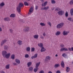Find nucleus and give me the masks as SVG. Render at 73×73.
Returning <instances> with one entry per match:
<instances>
[{"label":"nucleus","mask_w":73,"mask_h":73,"mask_svg":"<svg viewBox=\"0 0 73 73\" xmlns=\"http://www.w3.org/2000/svg\"><path fill=\"white\" fill-rule=\"evenodd\" d=\"M24 4L26 6H28L29 5V4H28V3L26 1H25L24 2Z\"/></svg>","instance_id":"obj_33"},{"label":"nucleus","mask_w":73,"mask_h":73,"mask_svg":"<svg viewBox=\"0 0 73 73\" xmlns=\"http://www.w3.org/2000/svg\"><path fill=\"white\" fill-rule=\"evenodd\" d=\"M13 65H16V63H13Z\"/></svg>","instance_id":"obj_56"},{"label":"nucleus","mask_w":73,"mask_h":73,"mask_svg":"<svg viewBox=\"0 0 73 73\" xmlns=\"http://www.w3.org/2000/svg\"><path fill=\"white\" fill-rule=\"evenodd\" d=\"M4 20L7 21H9L10 20V18L9 17H6L4 18Z\"/></svg>","instance_id":"obj_13"},{"label":"nucleus","mask_w":73,"mask_h":73,"mask_svg":"<svg viewBox=\"0 0 73 73\" xmlns=\"http://www.w3.org/2000/svg\"><path fill=\"white\" fill-rule=\"evenodd\" d=\"M61 34V32L60 31H57L55 35L56 36H58L60 35Z\"/></svg>","instance_id":"obj_19"},{"label":"nucleus","mask_w":73,"mask_h":73,"mask_svg":"<svg viewBox=\"0 0 73 73\" xmlns=\"http://www.w3.org/2000/svg\"><path fill=\"white\" fill-rule=\"evenodd\" d=\"M71 50H72V51H73V47H72V48H71Z\"/></svg>","instance_id":"obj_60"},{"label":"nucleus","mask_w":73,"mask_h":73,"mask_svg":"<svg viewBox=\"0 0 73 73\" xmlns=\"http://www.w3.org/2000/svg\"><path fill=\"white\" fill-rule=\"evenodd\" d=\"M40 25H41V26L42 27L43 26H45V24L43 23H40Z\"/></svg>","instance_id":"obj_39"},{"label":"nucleus","mask_w":73,"mask_h":73,"mask_svg":"<svg viewBox=\"0 0 73 73\" xmlns=\"http://www.w3.org/2000/svg\"><path fill=\"white\" fill-rule=\"evenodd\" d=\"M61 66L62 68H64V62L62 61L61 64Z\"/></svg>","instance_id":"obj_22"},{"label":"nucleus","mask_w":73,"mask_h":73,"mask_svg":"<svg viewBox=\"0 0 73 73\" xmlns=\"http://www.w3.org/2000/svg\"><path fill=\"white\" fill-rule=\"evenodd\" d=\"M37 9H38V6H36V7H35L36 10H37Z\"/></svg>","instance_id":"obj_54"},{"label":"nucleus","mask_w":73,"mask_h":73,"mask_svg":"<svg viewBox=\"0 0 73 73\" xmlns=\"http://www.w3.org/2000/svg\"><path fill=\"white\" fill-rule=\"evenodd\" d=\"M29 27L28 26H25V29L23 30V31L24 32H28L29 31Z\"/></svg>","instance_id":"obj_6"},{"label":"nucleus","mask_w":73,"mask_h":73,"mask_svg":"<svg viewBox=\"0 0 73 73\" xmlns=\"http://www.w3.org/2000/svg\"><path fill=\"white\" fill-rule=\"evenodd\" d=\"M35 49L34 48H32L31 49L32 52H34L35 51Z\"/></svg>","instance_id":"obj_46"},{"label":"nucleus","mask_w":73,"mask_h":73,"mask_svg":"<svg viewBox=\"0 0 73 73\" xmlns=\"http://www.w3.org/2000/svg\"><path fill=\"white\" fill-rule=\"evenodd\" d=\"M59 66H60L59 64H56L54 66V68H58Z\"/></svg>","instance_id":"obj_31"},{"label":"nucleus","mask_w":73,"mask_h":73,"mask_svg":"<svg viewBox=\"0 0 73 73\" xmlns=\"http://www.w3.org/2000/svg\"><path fill=\"white\" fill-rule=\"evenodd\" d=\"M4 5H5V3H4L3 2H2L0 4V6H1V7H3Z\"/></svg>","instance_id":"obj_30"},{"label":"nucleus","mask_w":73,"mask_h":73,"mask_svg":"<svg viewBox=\"0 0 73 73\" xmlns=\"http://www.w3.org/2000/svg\"><path fill=\"white\" fill-rule=\"evenodd\" d=\"M48 73H52V72L50 71H49L48 72Z\"/></svg>","instance_id":"obj_59"},{"label":"nucleus","mask_w":73,"mask_h":73,"mask_svg":"<svg viewBox=\"0 0 73 73\" xmlns=\"http://www.w3.org/2000/svg\"><path fill=\"white\" fill-rule=\"evenodd\" d=\"M25 57L26 58H28L29 57V55L28 54H26L25 55Z\"/></svg>","instance_id":"obj_45"},{"label":"nucleus","mask_w":73,"mask_h":73,"mask_svg":"<svg viewBox=\"0 0 73 73\" xmlns=\"http://www.w3.org/2000/svg\"><path fill=\"white\" fill-rule=\"evenodd\" d=\"M40 1L42 3L44 2V0H40Z\"/></svg>","instance_id":"obj_55"},{"label":"nucleus","mask_w":73,"mask_h":73,"mask_svg":"<svg viewBox=\"0 0 73 73\" xmlns=\"http://www.w3.org/2000/svg\"><path fill=\"white\" fill-rule=\"evenodd\" d=\"M48 24L50 25V26L51 27V23L50 22H48Z\"/></svg>","instance_id":"obj_50"},{"label":"nucleus","mask_w":73,"mask_h":73,"mask_svg":"<svg viewBox=\"0 0 73 73\" xmlns=\"http://www.w3.org/2000/svg\"><path fill=\"white\" fill-rule=\"evenodd\" d=\"M55 56H56V57H57V56H58V55H57V54H56L55 55Z\"/></svg>","instance_id":"obj_61"},{"label":"nucleus","mask_w":73,"mask_h":73,"mask_svg":"<svg viewBox=\"0 0 73 73\" xmlns=\"http://www.w3.org/2000/svg\"><path fill=\"white\" fill-rule=\"evenodd\" d=\"M15 62L19 64H20V60H19L18 59H15Z\"/></svg>","instance_id":"obj_21"},{"label":"nucleus","mask_w":73,"mask_h":73,"mask_svg":"<svg viewBox=\"0 0 73 73\" xmlns=\"http://www.w3.org/2000/svg\"><path fill=\"white\" fill-rule=\"evenodd\" d=\"M27 66L28 67H29L31 65H32V62H29L27 64Z\"/></svg>","instance_id":"obj_24"},{"label":"nucleus","mask_w":73,"mask_h":73,"mask_svg":"<svg viewBox=\"0 0 73 73\" xmlns=\"http://www.w3.org/2000/svg\"><path fill=\"white\" fill-rule=\"evenodd\" d=\"M51 3L52 4H55L56 2L54 1V0H51Z\"/></svg>","instance_id":"obj_42"},{"label":"nucleus","mask_w":73,"mask_h":73,"mask_svg":"<svg viewBox=\"0 0 73 73\" xmlns=\"http://www.w3.org/2000/svg\"><path fill=\"white\" fill-rule=\"evenodd\" d=\"M29 71L32 72V71L33 70V67H30L29 68Z\"/></svg>","instance_id":"obj_26"},{"label":"nucleus","mask_w":73,"mask_h":73,"mask_svg":"<svg viewBox=\"0 0 73 73\" xmlns=\"http://www.w3.org/2000/svg\"><path fill=\"white\" fill-rule=\"evenodd\" d=\"M18 44L19 45H21L22 44V41L21 40H19L18 42Z\"/></svg>","instance_id":"obj_25"},{"label":"nucleus","mask_w":73,"mask_h":73,"mask_svg":"<svg viewBox=\"0 0 73 73\" xmlns=\"http://www.w3.org/2000/svg\"><path fill=\"white\" fill-rule=\"evenodd\" d=\"M69 4L70 5H73V0L71 1L70 3Z\"/></svg>","instance_id":"obj_34"},{"label":"nucleus","mask_w":73,"mask_h":73,"mask_svg":"<svg viewBox=\"0 0 73 73\" xmlns=\"http://www.w3.org/2000/svg\"><path fill=\"white\" fill-rule=\"evenodd\" d=\"M49 8V7L48 6L47 7H42L41 8V10L42 11L45 10V11H46L48 10V9Z\"/></svg>","instance_id":"obj_5"},{"label":"nucleus","mask_w":73,"mask_h":73,"mask_svg":"<svg viewBox=\"0 0 73 73\" xmlns=\"http://www.w3.org/2000/svg\"><path fill=\"white\" fill-rule=\"evenodd\" d=\"M65 16L66 17H68V11H66L65 13Z\"/></svg>","instance_id":"obj_43"},{"label":"nucleus","mask_w":73,"mask_h":73,"mask_svg":"<svg viewBox=\"0 0 73 73\" xmlns=\"http://www.w3.org/2000/svg\"><path fill=\"white\" fill-rule=\"evenodd\" d=\"M1 73H5V72L3 70L1 71Z\"/></svg>","instance_id":"obj_51"},{"label":"nucleus","mask_w":73,"mask_h":73,"mask_svg":"<svg viewBox=\"0 0 73 73\" xmlns=\"http://www.w3.org/2000/svg\"><path fill=\"white\" fill-rule=\"evenodd\" d=\"M40 62H39L38 63H37L36 64V68H38V66H39V65H40Z\"/></svg>","instance_id":"obj_32"},{"label":"nucleus","mask_w":73,"mask_h":73,"mask_svg":"<svg viewBox=\"0 0 73 73\" xmlns=\"http://www.w3.org/2000/svg\"><path fill=\"white\" fill-rule=\"evenodd\" d=\"M10 17H12L13 18H14L16 17V15L15 14H12L10 16Z\"/></svg>","instance_id":"obj_15"},{"label":"nucleus","mask_w":73,"mask_h":73,"mask_svg":"<svg viewBox=\"0 0 73 73\" xmlns=\"http://www.w3.org/2000/svg\"><path fill=\"white\" fill-rule=\"evenodd\" d=\"M2 27H4V26H2Z\"/></svg>","instance_id":"obj_64"},{"label":"nucleus","mask_w":73,"mask_h":73,"mask_svg":"<svg viewBox=\"0 0 73 73\" xmlns=\"http://www.w3.org/2000/svg\"><path fill=\"white\" fill-rule=\"evenodd\" d=\"M64 11L61 10L58 12V13L59 16H62L64 14Z\"/></svg>","instance_id":"obj_4"},{"label":"nucleus","mask_w":73,"mask_h":73,"mask_svg":"<svg viewBox=\"0 0 73 73\" xmlns=\"http://www.w3.org/2000/svg\"><path fill=\"white\" fill-rule=\"evenodd\" d=\"M27 1H31V0H27Z\"/></svg>","instance_id":"obj_63"},{"label":"nucleus","mask_w":73,"mask_h":73,"mask_svg":"<svg viewBox=\"0 0 73 73\" xmlns=\"http://www.w3.org/2000/svg\"><path fill=\"white\" fill-rule=\"evenodd\" d=\"M40 38H42V39H44V37H43L41 35L40 36Z\"/></svg>","instance_id":"obj_48"},{"label":"nucleus","mask_w":73,"mask_h":73,"mask_svg":"<svg viewBox=\"0 0 73 73\" xmlns=\"http://www.w3.org/2000/svg\"><path fill=\"white\" fill-rule=\"evenodd\" d=\"M50 57L48 56H46L45 60V62H48L50 61Z\"/></svg>","instance_id":"obj_3"},{"label":"nucleus","mask_w":73,"mask_h":73,"mask_svg":"<svg viewBox=\"0 0 73 73\" xmlns=\"http://www.w3.org/2000/svg\"><path fill=\"white\" fill-rule=\"evenodd\" d=\"M10 56H11V54L10 53H7L4 57H5L6 58H9V57H10Z\"/></svg>","instance_id":"obj_7"},{"label":"nucleus","mask_w":73,"mask_h":73,"mask_svg":"<svg viewBox=\"0 0 73 73\" xmlns=\"http://www.w3.org/2000/svg\"><path fill=\"white\" fill-rule=\"evenodd\" d=\"M68 32L64 31H63L62 34L64 36H66V35H68Z\"/></svg>","instance_id":"obj_11"},{"label":"nucleus","mask_w":73,"mask_h":73,"mask_svg":"<svg viewBox=\"0 0 73 73\" xmlns=\"http://www.w3.org/2000/svg\"><path fill=\"white\" fill-rule=\"evenodd\" d=\"M21 22H22V23H24V22H23V20H21Z\"/></svg>","instance_id":"obj_62"},{"label":"nucleus","mask_w":73,"mask_h":73,"mask_svg":"<svg viewBox=\"0 0 73 73\" xmlns=\"http://www.w3.org/2000/svg\"><path fill=\"white\" fill-rule=\"evenodd\" d=\"M9 64L7 65L6 66L5 68L6 69H9Z\"/></svg>","instance_id":"obj_36"},{"label":"nucleus","mask_w":73,"mask_h":73,"mask_svg":"<svg viewBox=\"0 0 73 73\" xmlns=\"http://www.w3.org/2000/svg\"><path fill=\"white\" fill-rule=\"evenodd\" d=\"M9 49V47L7 45H5L4 46V49L5 50H8Z\"/></svg>","instance_id":"obj_12"},{"label":"nucleus","mask_w":73,"mask_h":73,"mask_svg":"<svg viewBox=\"0 0 73 73\" xmlns=\"http://www.w3.org/2000/svg\"><path fill=\"white\" fill-rule=\"evenodd\" d=\"M68 50H70V51H72V49H71V48H68Z\"/></svg>","instance_id":"obj_57"},{"label":"nucleus","mask_w":73,"mask_h":73,"mask_svg":"<svg viewBox=\"0 0 73 73\" xmlns=\"http://www.w3.org/2000/svg\"><path fill=\"white\" fill-rule=\"evenodd\" d=\"M60 46L62 48V47H64V45L63 44H61L60 45Z\"/></svg>","instance_id":"obj_49"},{"label":"nucleus","mask_w":73,"mask_h":73,"mask_svg":"<svg viewBox=\"0 0 73 73\" xmlns=\"http://www.w3.org/2000/svg\"><path fill=\"white\" fill-rule=\"evenodd\" d=\"M61 9L60 8H59L58 7H57L56 8L55 11H56V12H58V11H60Z\"/></svg>","instance_id":"obj_27"},{"label":"nucleus","mask_w":73,"mask_h":73,"mask_svg":"<svg viewBox=\"0 0 73 73\" xmlns=\"http://www.w3.org/2000/svg\"><path fill=\"white\" fill-rule=\"evenodd\" d=\"M37 57V54H35V55L32 57H31V58L32 59H33V58H36Z\"/></svg>","instance_id":"obj_17"},{"label":"nucleus","mask_w":73,"mask_h":73,"mask_svg":"<svg viewBox=\"0 0 73 73\" xmlns=\"http://www.w3.org/2000/svg\"><path fill=\"white\" fill-rule=\"evenodd\" d=\"M68 20H69L70 21H72V19L71 17H69L68 18Z\"/></svg>","instance_id":"obj_41"},{"label":"nucleus","mask_w":73,"mask_h":73,"mask_svg":"<svg viewBox=\"0 0 73 73\" xmlns=\"http://www.w3.org/2000/svg\"><path fill=\"white\" fill-rule=\"evenodd\" d=\"M62 56L64 57V58H68V56L65 53L63 54H62Z\"/></svg>","instance_id":"obj_16"},{"label":"nucleus","mask_w":73,"mask_h":73,"mask_svg":"<svg viewBox=\"0 0 73 73\" xmlns=\"http://www.w3.org/2000/svg\"><path fill=\"white\" fill-rule=\"evenodd\" d=\"M64 23H61L56 26V28L58 29H60L64 26Z\"/></svg>","instance_id":"obj_2"},{"label":"nucleus","mask_w":73,"mask_h":73,"mask_svg":"<svg viewBox=\"0 0 73 73\" xmlns=\"http://www.w3.org/2000/svg\"><path fill=\"white\" fill-rule=\"evenodd\" d=\"M38 46H39V47H40V48H42V47L43 46V44L42 43H39L38 44Z\"/></svg>","instance_id":"obj_28"},{"label":"nucleus","mask_w":73,"mask_h":73,"mask_svg":"<svg viewBox=\"0 0 73 73\" xmlns=\"http://www.w3.org/2000/svg\"><path fill=\"white\" fill-rule=\"evenodd\" d=\"M34 38H38V35H35L34 36Z\"/></svg>","instance_id":"obj_35"},{"label":"nucleus","mask_w":73,"mask_h":73,"mask_svg":"<svg viewBox=\"0 0 73 73\" xmlns=\"http://www.w3.org/2000/svg\"><path fill=\"white\" fill-rule=\"evenodd\" d=\"M33 11V7H31L29 10V12L28 13V15H31V12H32Z\"/></svg>","instance_id":"obj_10"},{"label":"nucleus","mask_w":73,"mask_h":73,"mask_svg":"<svg viewBox=\"0 0 73 73\" xmlns=\"http://www.w3.org/2000/svg\"><path fill=\"white\" fill-rule=\"evenodd\" d=\"M23 6H24V4L22 3H20L19 4V6L17 8V10L19 13L21 12V8Z\"/></svg>","instance_id":"obj_1"},{"label":"nucleus","mask_w":73,"mask_h":73,"mask_svg":"<svg viewBox=\"0 0 73 73\" xmlns=\"http://www.w3.org/2000/svg\"><path fill=\"white\" fill-rule=\"evenodd\" d=\"M9 31L11 33H13V30L12 29H9Z\"/></svg>","instance_id":"obj_44"},{"label":"nucleus","mask_w":73,"mask_h":73,"mask_svg":"<svg viewBox=\"0 0 73 73\" xmlns=\"http://www.w3.org/2000/svg\"><path fill=\"white\" fill-rule=\"evenodd\" d=\"M56 73H61V72L59 70H58L56 71Z\"/></svg>","instance_id":"obj_53"},{"label":"nucleus","mask_w":73,"mask_h":73,"mask_svg":"<svg viewBox=\"0 0 73 73\" xmlns=\"http://www.w3.org/2000/svg\"><path fill=\"white\" fill-rule=\"evenodd\" d=\"M30 50H31V48H30V47H27L26 48V50L28 52H29Z\"/></svg>","instance_id":"obj_38"},{"label":"nucleus","mask_w":73,"mask_h":73,"mask_svg":"<svg viewBox=\"0 0 73 73\" xmlns=\"http://www.w3.org/2000/svg\"><path fill=\"white\" fill-rule=\"evenodd\" d=\"M70 68L69 67H66V71L67 72H69L70 71Z\"/></svg>","instance_id":"obj_29"},{"label":"nucleus","mask_w":73,"mask_h":73,"mask_svg":"<svg viewBox=\"0 0 73 73\" xmlns=\"http://www.w3.org/2000/svg\"><path fill=\"white\" fill-rule=\"evenodd\" d=\"M7 40H5L2 41L1 42V46H2L3 45L4 43H5V42H7Z\"/></svg>","instance_id":"obj_14"},{"label":"nucleus","mask_w":73,"mask_h":73,"mask_svg":"<svg viewBox=\"0 0 73 73\" xmlns=\"http://www.w3.org/2000/svg\"><path fill=\"white\" fill-rule=\"evenodd\" d=\"M47 3H48V2L47 1H46L44 3L42 4V7H43L44 6V7H45L46 5L47 4Z\"/></svg>","instance_id":"obj_18"},{"label":"nucleus","mask_w":73,"mask_h":73,"mask_svg":"<svg viewBox=\"0 0 73 73\" xmlns=\"http://www.w3.org/2000/svg\"><path fill=\"white\" fill-rule=\"evenodd\" d=\"M11 58H12V59H13V60H14V59H15V55L14 54L12 55L11 56Z\"/></svg>","instance_id":"obj_37"},{"label":"nucleus","mask_w":73,"mask_h":73,"mask_svg":"<svg viewBox=\"0 0 73 73\" xmlns=\"http://www.w3.org/2000/svg\"><path fill=\"white\" fill-rule=\"evenodd\" d=\"M68 49L65 48H61L60 52H63V51H68Z\"/></svg>","instance_id":"obj_8"},{"label":"nucleus","mask_w":73,"mask_h":73,"mask_svg":"<svg viewBox=\"0 0 73 73\" xmlns=\"http://www.w3.org/2000/svg\"><path fill=\"white\" fill-rule=\"evenodd\" d=\"M70 13L71 16L73 15V9H72L70 10Z\"/></svg>","instance_id":"obj_23"},{"label":"nucleus","mask_w":73,"mask_h":73,"mask_svg":"<svg viewBox=\"0 0 73 73\" xmlns=\"http://www.w3.org/2000/svg\"><path fill=\"white\" fill-rule=\"evenodd\" d=\"M43 35V36H45V35H46V34H45V33H44L42 34Z\"/></svg>","instance_id":"obj_52"},{"label":"nucleus","mask_w":73,"mask_h":73,"mask_svg":"<svg viewBox=\"0 0 73 73\" xmlns=\"http://www.w3.org/2000/svg\"><path fill=\"white\" fill-rule=\"evenodd\" d=\"M39 73H44V71L43 70L40 71Z\"/></svg>","instance_id":"obj_47"},{"label":"nucleus","mask_w":73,"mask_h":73,"mask_svg":"<svg viewBox=\"0 0 73 73\" xmlns=\"http://www.w3.org/2000/svg\"><path fill=\"white\" fill-rule=\"evenodd\" d=\"M38 69V68H36L34 69V71L35 72H36Z\"/></svg>","instance_id":"obj_40"},{"label":"nucleus","mask_w":73,"mask_h":73,"mask_svg":"<svg viewBox=\"0 0 73 73\" xmlns=\"http://www.w3.org/2000/svg\"><path fill=\"white\" fill-rule=\"evenodd\" d=\"M7 53V52L6 51L3 50L2 51V54L3 57H5L6 54Z\"/></svg>","instance_id":"obj_9"},{"label":"nucleus","mask_w":73,"mask_h":73,"mask_svg":"<svg viewBox=\"0 0 73 73\" xmlns=\"http://www.w3.org/2000/svg\"><path fill=\"white\" fill-rule=\"evenodd\" d=\"M46 50V49L43 47H42L41 49V52H45Z\"/></svg>","instance_id":"obj_20"},{"label":"nucleus","mask_w":73,"mask_h":73,"mask_svg":"<svg viewBox=\"0 0 73 73\" xmlns=\"http://www.w3.org/2000/svg\"><path fill=\"white\" fill-rule=\"evenodd\" d=\"M2 31V29L0 27V32H1Z\"/></svg>","instance_id":"obj_58"}]
</instances>
